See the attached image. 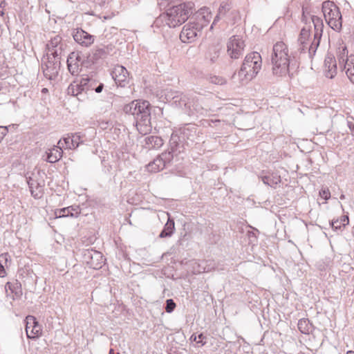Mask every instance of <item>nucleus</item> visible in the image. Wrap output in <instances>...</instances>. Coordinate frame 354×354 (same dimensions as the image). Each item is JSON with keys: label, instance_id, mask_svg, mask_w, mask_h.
Here are the masks:
<instances>
[{"label": "nucleus", "instance_id": "1", "mask_svg": "<svg viewBox=\"0 0 354 354\" xmlns=\"http://www.w3.org/2000/svg\"><path fill=\"white\" fill-rule=\"evenodd\" d=\"M290 55L288 46L283 41L277 42L272 48L271 62L272 72L278 76H283L288 73Z\"/></svg>", "mask_w": 354, "mask_h": 354}, {"label": "nucleus", "instance_id": "2", "mask_svg": "<svg viewBox=\"0 0 354 354\" xmlns=\"http://www.w3.org/2000/svg\"><path fill=\"white\" fill-rule=\"evenodd\" d=\"M191 3H183L177 6L169 7L162 15L165 23L172 28L180 26L185 23L192 12Z\"/></svg>", "mask_w": 354, "mask_h": 354}, {"label": "nucleus", "instance_id": "3", "mask_svg": "<svg viewBox=\"0 0 354 354\" xmlns=\"http://www.w3.org/2000/svg\"><path fill=\"white\" fill-rule=\"evenodd\" d=\"M262 59L257 52L248 53L243 62L239 72V76L242 80L249 81L258 74L261 68Z\"/></svg>", "mask_w": 354, "mask_h": 354}, {"label": "nucleus", "instance_id": "4", "mask_svg": "<svg viewBox=\"0 0 354 354\" xmlns=\"http://www.w3.org/2000/svg\"><path fill=\"white\" fill-rule=\"evenodd\" d=\"M335 55L339 66L343 68L348 79L354 84V55H348L347 46L342 40L336 47Z\"/></svg>", "mask_w": 354, "mask_h": 354}, {"label": "nucleus", "instance_id": "5", "mask_svg": "<svg viewBox=\"0 0 354 354\" xmlns=\"http://www.w3.org/2000/svg\"><path fill=\"white\" fill-rule=\"evenodd\" d=\"M322 12L328 25L334 30L339 31L342 28V15L339 8L330 1L322 4Z\"/></svg>", "mask_w": 354, "mask_h": 354}, {"label": "nucleus", "instance_id": "6", "mask_svg": "<svg viewBox=\"0 0 354 354\" xmlns=\"http://www.w3.org/2000/svg\"><path fill=\"white\" fill-rule=\"evenodd\" d=\"M124 111L137 118L151 113V104L147 100H135L126 104Z\"/></svg>", "mask_w": 354, "mask_h": 354}, {"label": "nucleus", "instance_id": "7", "mask_svg": "<svg viewBox=\"0 0 354 354\" xmlns=\"http://www.w3.org/2000/svg\"><path fill=\"white\" fill-rule=\"evenodd\" d=\"M245 47V41L241 36L231 37L227 43V55L232 59H239L243 53Z\"/></svg>", "mask_w": 354, "mask_h": 354}, {"label": "nucleus", "instance_id": "8", "mask_svg": "<svg viewBox=\"0 0 354 354\" xmlns=\"http://www.w3.org/2000/svg\"><path fill=\"white\" fill-rule=\"evenodd\" d=\"M86 263L93 269H100L104 263L105 259L101 252L94 250H87L84 252Z\"/></svg>", "mask_w": 354, "mask_h": 354}, {"label": "nucleus", "instance_id": "9", "mask_svg": "<svg viewBox=\"0 0 354 354\" xmlns=\"http://www.w3.org/2000/svg\"><path fill=\"white\" fill-rule=\"evenodd\" d=\"M112 75L118 86L124 87L129 82L130 74L127 68L122 66H115L113 68Z\"/></svg>", "mask_w": 354, "mask_h": 354}, {"label": "nucleus", "instance_id": "10", "mask_svg": "<svg viewBox=\"0 0 354 354\" xmlns=\"http://www.w3.org/2000/svg\"><path fill=\"white\" fill-rule=\"evenodd\" d=\"M311 19L314 24L315 32L313 36V41L311 44L310 49L312 50H316L320 44V40L323 32L324 24L322 19L317 16L313 15Z\"/></svg>", "mask_w": 354, "mask_h": 354}, {"label": "nucleus", "instance_id": "11", "mask_svg": "<svg viewBox=\"0 0 354 354\" xmlns=\"http://www.w3.org/2000/svg\"><path fill=\"white\" fill-rule=\"evenodd\" d=\"M89 81L90 79L88 77L73 81L67 88L68 94L72 96H77L81 94L85 89L88 88Z\"/></svg>", "mask_w": 354, "mask_h": 354}, {"label": "nucleus", "instance_id": "12", "mask_svg": "<svg viewBox=\"0 0 354 354\" xmlns=\"http://www.w3.org/2000/svg\"><path fill=\"white\" fill-rule=\"evenodd\" d=\"M30 191L35 198H41L44 194L45 181L44 178H26Z\"/></svg>", "mask_w": 354, "mask_h": 354}, {"label": "nucleus", "instance_id": "13", "mask_svg": "<svg viewBox=\"0 0 354 354\" xmlns=\"http://www.w3.org/2000/svg\"><path fill=\"white\" fill-rule=\"evenodd\" d=\"M197 37V28L195 24L189 23L186 24L180 33V39L183 43H192Z\"/></svg>", "mask_w": 354, "mask_h": 354}, {"label": "nucleus", "instance_id": "14", "mask_svg": "<svg viewBox=\"0 0 354 354\" xmlns=\"http://www.w3.org/2000/svg\"><path fill=\"white\" fill-rule=\"evenodd\" d=\"M83 64L81 52L73 51L71 53L67 59L68 71L73 75L78 72L80 66Z\"/></svg>", "mask_w": 354, "mask_h": 354}, {"label": "nucleus", "instance_id": "15", "mask_svg": "<svg viewBox=\"0 0 354 354\" xmlns=\"http://www.w3.org/2000/svg\"><path fill=\"white\" fill-rule=\"evenodd\" d=\"M313 41V38L311 37V26L310 25H306L304 26L299 33L298 37V42L301 46L303 49L310 48L311 44ZM309 51L315 52L309 49Z\"/></svg>", "mask_w": 354, "mask_h": 354}, {"label": "nucleus", "instance_id": "16", "mask_svg": "<svg viewBox=\"0 0 354 354\" xmlns=\"http://www.w3.org/2000/svg\"><path fill=\"white\" fill-rule=\"evenodd\" d=\"M337 73V66L335 57L328 55L324 61V74L328 78H333Z\"/></svg>", "mask_w": 354, "mask_h": 354}, {"label": "nucleus", "instance_id": "17", "mask_svg": "<svg viewBox=\"0 0 354 354\" xmlns=\"http://www.w3.org/2000/svg\"><path fill=\"white\" fill-rule=\"evenodd\" d=\"M73 38L75 41L82 46L88 47L94 42V37L82 29H77L73 34Z\"/></svg>", "mask_w": 354, "mask_h": 354}, {"label": "nucleus", "instance_id": "18", "mask_svg": "<svg viewBox=\"0 0 354 354\" xmlns=\"http://www.w3.org/2000/svg\"><path fill=\"white\" fill-rule=\"evenodd\" d=\"M135 120L137 130L140 133L145 135L151 131V113L135 118Z\"/></svg>", "mask_w": 354, "mask_h": 354}, {"label": "nucleus", "instance_id": "19", "mask_svg": "<svg viewBox=\"0 0 354 354\" xmlns=\"http://www.w3.org/2000/svg\"><path fill=\"white\" fill-rule=\"evenodd\" d=\"M81 213L79 205H71L69 207L57 209L55 211L56 218L62 217H77Z\"/></svg>", "mask_w": 354, "mask_h": 354}, {"label": "nucleus", "instance_id": "20", "mask_svg": "<svg viewBox=\"0 0 354 354\" xmlns=\"http://www.w3.org/2000/svg\"><path fill=\"white\" fill-rule=\"evenodd\" d=\"M80 142V136L77 134L68 135L64 138L63 140H60L58 145L65 149H75L78 147Z\"/></svg>", "mask_w": 354, "mask_h": 354}, {"label": "nucleus", "instance_id": "21", "mask_svg": "<svg viewBox=\"0 0 354 354\" xmlns=\"http://www.w3.org/2000/svg\"><path fill=\"white\" fill-rule=\"evenodd\" d=\"M62 153V147L60 145L54 146L46 152V160L49 162H55L61 158Z\"/></svg>", "mask_w": 354, "mask_h": 354}, {"label": "nucleus", "instance_id": "22", "mask_svg": "<svg viewBox=\"0 0 354 354\" xmlns=\"http://www.w3.org/2000/svg\"><path fill=\"white\" fill-rule=\"evenodd\" d=\"M175 230V223L173 219L169 217L167 222L165 223L162 230L159 234V237L165 238L170 237Z\"/></svg>", "mask_w": 354, "mask_h": 354}, {"label": "nucleus", "instance_id": "23", "mask_svg": "<svg viewBox=\"0 0 354 354\" xmlns=\"http://www.w3.org/2000/svg\"><path fill=\"white\" fill-rule=\"evenodd\" d=\"M6 291L10 290L16 297H20L22 295L21 284L17 280L12 282H7L5 286Z\"/></svg>", "mask_w": 354, "mask_h": 354}, {"label": "nucleus", "instance_id": "24", "mask_svg": "<svg viewBox=\"0 0 354 354\" xmlns=\"http://www.w3.org/2000/svg\"><path fill=\"white\" fill-rule=\"evenodd\" d=\"M349 223V218L347 215L342 216L340 219L333 220L330 221V225L335 231L340 230L342 226H346Z\"/></svg>", "mask_w": 354, "mask_h": 354}, {"label": "nucleus", "instance_id": "25", "mask_svg": "<svg viewBox=\"0 0 354 354\" xmlns=\"http://www.w3.org/2000/svg\"><path fill=\"white\" fill-rule=\"evenodd\" d=\"M165 167V162L161 158H156L147 165V169L151 172H158Z\"/></svg>", "mask_w": 354, "mask_h": 354}, {"label": "nucleus", "instance_id": "26", "mask_svg": "<svg viewBox=\"0 0 354 354\" xmlns=\"http://www.w3.org/2000/svg\"><path fill=\"white\" fill-rule=\"evenodd\" d=\"M298 328L304 334H308L312 331L313 325L308 319L303 318L298 322Z\"/></svg>", "mask_w": 354, "mask_h": 354}, {"label": "nucleus", "instance_id": "27", "mask_svg": "<svg viewBox=\"0 0 354 354\" xmlns=\"http://www.w3.org/2000/svg\"><path fill=\"white\" fill-rule=\"evenodd\" d=\"M147 144L152 148H160L163 145V140L156 136H151L147 138Z\"/></svg>", "mask_w": 354, "mask_h": 354}, {"label": "nucleus", "instance_id": "28", "mask_svg": "<svg viewBox=\"0 0 354 354\" xmlns=\"http://www.w3.org/2000/svg\"><path fill=\"white\" fill-rule=\"evenodd\" d=\"M37 319L34 316L32 315H28L26 317L25 322H26V332L27 336H29V333L30 332V330L33 328V326H35L37 323Z\"/></svg>", "mask_w": 354, "mask_h": 354}, {"label": "nucleus", "instance_id": "29", "mask_svg": "<svg viewBox=\"0 0 354 354\" xmlns=\"http://www.w3.org/2000/svg\"><path fill=\"white\" fill-rule=\"evenodd\" d=\"M41 331V326L37 322L36 324L33 326V328L30 330L29 336H27L29 339H34L36 336H38Z\"/></svg>", "mask_w": 354, "mask_h": 354}, {"label": "nucleus", "instance_id": "30", "mask_svg": "<svg viewBox=\"0 0 354 354\" xmlns=\"http://www.w3.org/2000/svg\"><path fill=\"white\" fill-rule=\"evenodd\" d=\"M262 180L264 184L271 187L276 188L277 185L281 183V178H262Z\"/></svg>", "mask_w": 354, "mask_h": 354}, {"label": "nucleus", "instance_id": "31", "mask_svg": "<svg viewBox=\"0 0 354 354\" xmlns=\"http://www.w3.org/2000/svg\"><path fill=\"white\" fill-rule=\"evenodd\" d=\"M176 307V304L172 299H167L165 301V311L171 313Z\"/></svg>", "mask_w": 354, "mask_h": 354}, {"label": "nucleus", "instance_id": "32", "mask_svg": "<svg viewBox=\"0 0 354 354\" xmlns=\"http://www.w3.org/2000/svg\"><path fill=\"white\" fill-rule=\"evenodd\" d=\"M62 41V37L59 36H55L50 41V43L48 44V47L50 48V46L56 47L59 44H60Z\"/></svg>", "mask_w": 354, "mask_h": 354}, {"label": "nucleus", "instance_id": "33", "mask_svg": "<svg viewBox=\"0 0 354 354\" xmlns=\"http://www.w3.org/2000/svg\"><path fill=\"white\" fill-rule=\"evenodd\" d=\"M319 196L325 199V200H328L330 198V193L328 190V188H322V189L319 191Z\"/></svg>", "mask_w": 354, "mask_h": 354}, {"label": "nucleus", "instance_id": "34", "mask_svg": "<svg viewBox=\"0 0 354 354\" xmlns=\"http://www.w3.org/2000/svg\"><path fill=\"white\" fill-rule=\"evenodd\" d=\"M9 255L8 253L1 254L0 255V264L6 267L8 261Z\"/></svg>", "mask_w": 354, "mask_h": 354}, {"label": "nucleus", "instance_id": "35", "mask_svg": "<svg viewBox=\"0 0 354 354\" xmlns=\"http://www.w3.org/2000/svg\"><path fill=\"white\" fill-rule=\"evenodd\" d=\"M8 132L7 127H0V142L3 139L4 136L6 135Z\"/></svg>", "mask_w": 354, "mask_h": 354}, {"label": "nucleus", "instance_id": "36", "mask_svg": "<svg viewBox=\"0 0 354 354\" xmlns=\"http://www.w3.org/2000/svg\"><path fill=\"white\" fill-rule=\"evenodd\" d=\"M205 336L203 333H201L198 335V342L197 344H201V346H204L206 344V341L204 339H205Z\"/></svg>", "mask_w": 354, "mask_h": 354}, {"label": "nucleus", "instance_id": "37", "mask_svg": "<svg viewBox=\"0 0 354 354\" xmlns=\"http://www.w3.org/2000/svg\"><path fill=\"white\" fill-rule=\"evenodd\" d=\"M212 82L216 84H223L225 82V80L223 78L214 77L212 78Z\"/></svg>", "mask_w": 354, "mask_h": 354}, {"label": "nucleus", "instance_id": "38", "mask_svg": "<svg viewBox=\"0 0 354 354\" xmlns=\"http://www.w3.org/2000/svg\"><path fill=\"white\" fill-rule=\"evenodd\" d=\"M6 274L5 267L0 264V277H3Z\"/></svg>", "mask_w": 354, "mask_h": 354}, {"label": "nucleus", "instance_id": "39", "mask_svg": "<svg viewBox=\"0 0 354 354\" xmlns=\"http://www.w3.org/2000/svg\"><path fill=\"white\" fill-rule=\"evenodd\" d=\"M103 88H104V85H103V84H100V85H99V86H98L95 89V92H97V93H101V92H102V89H103Z\"/></svg>", "mask_w": 354, "mask_h": 354}, {"label": "nucleus", "instance_id": "40", "mask_svg": "<svg viewBox=\"0 0 354 354\" xmlns=\"http://www.w3.org/2000/svg\"><path fill=\"white\" fill-rule=\"evenodd\" d=\"M197 339H198V336H196L195 334H193L190 337L191 341H194V342H198Z\"/></svg>", "mask_w": 354, "mask_h": 354}, {"label": "nucleus", "instance_id": "41", "mask_svg": "<svg viewBox=\"0 0 354 354\" xmlns=\"http://www.w3.org/2000/svg\"><path fill=\"white\" fill-rule=\"evenodd\" d=\"M107 124H108L107 122H102V123L100 124V126L102 129H106Z\"/></svg>", "mask_w": 354, "mask_h": 354}, {"label": "nucleus", "instance_id": "42", "mask_svg": "<svg viewBox=\"0 0 354 354\" xmlns=\"http://www.w3.org/2000/svg\"><path fill=\"white\" fill-rule=\"evenodd\" d=\"M109 354H120V353H115L113 348H111L109 350Z\"/></svg>", "mask_w": 354, "mask_h": 354}, {"label": "nucleus", "instance_id": "43", "mask_svg": "<svg viewBox=\"0 0 354 354\" xmlns=\"http://www.w3.org/2000/svg\"><path fill=\"white\" fill-rule=\"evenodd\" d=\"M48 91V89H47V88H44L41 90V92H42L43 93H47Z\"/></svg>", "mask_w": 354, "mask_h": 354}, {"label": "nucleus", "instance_id": "44", "mask_svg": "<svg viewBox=\"0 0 354 354\" xmlns=\"http://www.w3.org/2000/svg\"><path fill=\"white\" fill-rule=\"evenodd\" d=\"M346 354H354V351H348Z\"/></svg>", "mask_w": 354, "mask_h": 354}, {"label": "nucleus", "instance_id": "45", "mask_svg": "<svg viewBox=\"0 0 354 354\" xmlns=\"http://www.w3.org/2000/svg\"><path fill=\"white\" fill-rule=\"evenodd\" d=\"M345 198L344 195L342 194L340 196V199H344Z\"/></svg>", "mask_w": 354, "mask_h": 354}, {"label": "nucleus", "instance_id": "46", "mask_svg": "<svg viewBox=\"0 0 354 354\" xmlns=\"http://www.w3.org/2000/svg\"><path fill=\"white\" fill-rule=\"evenodd\" d=\"M3 14H4V13H3V12H1V16H3Z\"/></svg>", "mask_w": 354, "mask_h": 354}]
</instances>
